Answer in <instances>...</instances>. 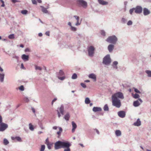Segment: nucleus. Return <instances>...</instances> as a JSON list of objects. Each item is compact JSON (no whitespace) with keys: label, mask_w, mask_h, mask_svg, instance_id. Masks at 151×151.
Returning a JSON list of instances; mask_svg holds the SVG:
<instances>
[{"label":"nucleus","mask_w":151,"mask_h":151,"mask_svg":"<svg viewBox=\"0 0 151 151\" xmlns=\"http://www.w3.org/2000/svg\"><path fill=\"white\" fill-rule=\"evenodd\" d=\"M124 97L123 94L119 92L113 95L112 96V104L117 108H119L121 106V103L119 99H123Z\"/></svg>","instance_id":"nucleus-1"},{"label":"nucleus","mask_w":151,"mask_h":151,"mask_svg":"<svg viewBox=\"0 0 151 151\" xmlns=\"http://www.w3.org/2000/svg\"><path fill=\"white\" fill-rule=\"evenodd\" d=\"M71 144L68 142H62V148H64V151H70V147Z\"/></svg>","instance_id":"nucleus-2"},{"label":"nucleus","mask_w":151,"mask_h":151,"mask_svg":"<svg viewBox=\"0 0 151 151\" xmlns=\"http://www.w3.org/2000/svg\"><path fill=\"white\" fill-rule=\"evenodd\" d=\"M117 40V38L115 35L109 36L106 40L107 42L113 44H115Z\"/></svg>","instance_id":"nucleus-3"},{"label":"nucleus","mask_w":151,"mask_h":151,"mask_svg":"<svg viewBox=\"0 0 151 151\" xmlns=\"http://www.w3.org/2000/svg\"><path fill=\"white\" fill-rule=\"evenodd\" d=\"M111 62V60L109 55H107L103 59V63L104 64L107 65Z\"/></svg>","instance_id":"nucleus-4"},{"label":"nucleus","mask_w":151,"mask_h":151,"mask_svg":"<svg viewBox=\"0 0 151 151\" xmlns=\"http://www.w3.org/2000/svg\"><path fill=\"white\" fill-rule=\"evenodd\" d=\"M95 48L93 46H90L88 47V55L90 56H93L94 53Z\"/></svg>","instance_id":"nucleus-5"},{"label":"nucleus","mask_w":151,"mask_h":151,"mask_svg":"<svg viewBox=\"0 0 151 151\" xmlns=\"http://www.w3.org/2000/svg\"><path fill=\"white\" fill-rule=\"evenodd\" d=\"M8 127V125L5 123L2 122L0 124V131H4Z\"/></svg>","instance_id":"nucleus-6"},{"label":"nucleus","mask_w":151,"mask_h":151,"mask_svg":"<svg viewBox=\"0 0 151 151\" xmlns=\"http://www.w3.org/2000/svg\"><path fill=\"white\" fill-rule=\"evenodd\" d=\"M62 148V142L59 141L56 142L55 144V148L56 150Z\"/></svg>","instance_id":"nucleus-7"},{"label":"nucleus","mask_w":151,"mask_h":151,"mask_svg":"<svg viewBox=\"0 0 151 151\" xmlns=\"http://www.w3.org/2000/svg\"><path fill=\"white\" fill-rule=\"evenodd\" d=\"M77 3L79 5L82 6L83 7H86L87 6V3L83 0H78L77 1Z\"/></svg>","instance_id":"nucleus-8"},{"label":"nucleus","mask_w":151,"mask_h":151,"mask_svg":"<svg viewBox=\"0 0 151 151\" xmlns=\"http://www.w3.org/2000/svg\"><path fill=\"white\" fill-rule=\"evenodd\" d=\"M135 12L136 14H140L142 11V8L139 6H137L134 8Z\"/></svg>","instance_id":"nucleus-9"},{"label":"nucleus","mask_w":151,"mask_h":151,"mask_svg":"<svg viewBox=\"0 0 151 151\" xmlns=\"http://www.w3.org/2000/svg\"><path fill=\"white\" fill-rule=\"evenodd\" d=\"M118 116L121 118L124 117L125 115V112L124 111H119L118 112Z\"/></svg>","instance_id":"nucleus-10"},{"label":"nucleus","mask_w":151,"mask_h":151,"mask_svg":"<svg viewBox=\"0 0 151 151\" xmlns=\"http://www.w3.org/2000/svg\"><path fill=\"white\" fill-rule=\"evenodd\" d=\"M88 77L92 79L94 81H96V75L93 73H91L89 74L88 76Z\"/></svg>","instance_id":"nucleus-11"},{"label":"nucleus","mask_w":151,"mask_h":151,"mask_svg":"<svg viewBox=\"0 0 151 151\" xmlns=\"http://www.w3.org/2000/svg\"><path fill=\"white\" fill-rule=\"evenodd\" d=\"M150 13V11L146 8L143 9V14L145 15H147Z\"/></svg>","instance_id":"nucleus-12"},{"label":"nucleus","mask_w":151,"mask_h":151,"mask_svg":"<svg viewBox=\"0 0 151 151\" xmlns=\"http://www.w3.org/2000/svg\"><path fill=\"white\" fill-rule=\"evenodd\" d=\"M72 124L73 127V128L72 130V132H74L75 131V129L77 127V125L73 121L72 122Z\"/></svg>","instance_id":"nucleus-13"},{"label":"nucleus","mask_w":151,"mask_h":151,"mask_svg":"<svg viewBox=\"0 0 151 151\" xmlns=\"http://www.w3.org/2000/svg\"><path fill=\"white\" fill-rule=\"evenodd\" d=\"M134 125L135 126H139L141 124V122L139 119H138L137 121L134 122Z\"/></svg>","instance_id":"nucleus-14"},{"label":"nucleus","mask_w":151,"mask_h":151,"mask_svg":"<svg viewBox=\"0 0 151 151\" xmlns=\"http://www.w3.org/2000/svg\"><path fill=\"white\" fill-rule=\"evenodd\" d=\"M93 111L95 112L100 111H101V109L100 107H94L93 109Z\"/></svg>","instance_id":"nucleus-15"},{"label":"nucleus","mask_w":151,"mask_h":151,"mask_svg":"<svg viewBox=\"0 0 151 151\" xmlns=\"http://www.w3.org/2000/svg\"><path fill=\"white\" fill-rule=\"evenodd\" d=\"M22 58L24 61H27L29 60V56L23 54L22 56Z\"/></svg>","instance_id":"nucleus-16"},{"label":"nucleus","mask_w":151,"mask_h":151,"mask_svg":"<svg viewBox=\"0 0 151 151\" xmlns=\"http://www.w3.org/2000/svg\"><path fill=\"white\" fill-rule=\"evenodd\" d=\"M99 3L103 5H106L108 4L107 2L103 0H98Z\"/></svg>","instance_id":"nucleus-17"},{"label":"nucleus","mask_w":151,"mask_h":151,"mask_svg":"<svg viewBox=\"0 0 151 151\" xmlns=\"http://www.w3.org/2000/svg\"><path fill=\"white\" fill-rule=\"evenodd\" d=\"M114 48V45L112 44L109 45L108 46V49L110 52H111L113 50Z\"/></svg>","instance_id":"nucleus-18"},{"label":"nucleus","mask_w":151,"mask_h":151,"mask_svg":"<svg viewBox=\"0 0 151 151\" xmlns=\"http://www.w3.org/2000/svg\"><path fill=\"white\" fill-rule=\"evenodd\" d=\"M74 17H75L76 18V20H77V23H76V25L78 26L80 24V23H79V17L76 16H74Z\"/></svg>","instance_id":"nucleus-19"},{"label":"nucleus","mask_w":151,"mask_h":151,"mask_svg":"<svg viewBox=\"0 0 151 151\" xmlns=\"http://www.w3.org/2000/svg\"><path fill=\"white\" fill-rule=\"evenodd\" d=\"M70 117V116L68 113H67L64 116L65 119L67 120L68 121Z\"/></svg>","instance_id":"nucleus-20"},{"label":"nucleus","mask_w":151,"mask_h":151,"mask_svg":"<svg viewBox=\"0 0 151 151\" xmlns=\"http://www.w3.org/2000/svg\"><path fill=\"white\" fill-rule=\"evenodd\" d=\"M140 104L138 101H136L134 102L133 105L134 106L137 107Z\"/></svg>","instance_id":"nucleus-21"},{"label":"nucleus","mask_w":151,"mask_h":151,"mask_svg":"<svg viewBox=\"0 0 151 151\" xmlns=\"http://www.w3.org/2000/svg\"><path fill=\"white\" fill-rule=\"evenodd\" d=\"M4 74L0 73V81L1 82L4 81Z\"/></svg>","instance_id":"nucleus-22"},{"label":"nucleus","mask_w":151,"mask_h":151,"mask_svg":"<svg viewBox=\"0 0 151 151\" xmlns=\"http://www.w3.org/2000/svg\"><path fill=\"white\" fill-rule=\"evenodd\" d=\"M59 111L60 113L62 114L63 115L64 113V107L63 106H61L59 109Z\"/></svg>","instance_id":"nucleus-23"},{"label":"nucleus","mask_w":151,"mask_h":151,"mask_svg":"<svg viewBox=\"0 0 151 151\" xmlns=\"http://www.w3.org/2000/svg\"><path fill=\"white\" fill-rule=\"evenodd\" d=\"M11 138L12 140H14L16 139L18 141L20 142L21 141V139L19 137H12Z\"/></svg>","instance_id":"nucleus-24"},{"label":"nucleus","mask_w":151,"mask_h":151,"mask_svg":"<svg viewBox=\"0 0 151 151\" xmlns=\"http://www.w3.org/2000/svg\"><path fill=\"white\" fill-rule=\"evenodd\" d=\"M115 134L116 136H120L121 134V132L119 130H116L115 131Z\"/></svg>","instance_id":"nucleus-25"},{"label":"nucleus","mask_w":151,"mask_h":151,"mask_svg":"<svg viewBox=\"0 0 151 151\" xmlns=\"http://www.w3.org/2000/svg\"><path fill=\"white\" fill-rule=\"evenodd\" d=\"M59 131L57 132V134L59 136H60L61 135V133L63 131V129L62 128L60 127H59Z\"/></svg>","instance_id":"nucleus-26"},{"label":"nucleus","mask_w":151,"mask_h":151,"mask_svg":"<svg viewBox=\"0 0 151 151\" xmlns=\"http://www.w3.org/2000/svg\"><path fill=\"white\" fill-rule=\"evenodd\" d=\"M64 75V73L63 71L62 70H60L58 73V76H62Z\"/></svg>","instance_id":"nucleus-27"},{"label":"nucleus","mask_w":151,"mask_h":151,"mask_svg":"<svg viewBox=\"0 0 151 151\" xmlns=\"http://www.w3.org/2000/svg\"><path fill=\"white\" fill-rule=\"evenodd\" d=\"M85 103L86 104H88L90 103V101L88 98H86L85 99Z\"/></svg>","instance_id":"nucleus-28"},{"label":"nucleus","mask_w":151,"mask_h":151,"mask_svg":"<svg viewBox=\"0 0 151 151\" xmlns=\"http://www.w3.org/2000/svg\"><path fill=\"white\" fill-rule=\"evenodd\" d=\"M29 129L31 131H33L34 130L33 126L32 125L31 123L29 124Z\"/></svg>","instance_id":"nucleus-29"},{"label":"nucleus","mask_w":151,"mask_h":151,"mask_svg":"<svg viewBox=\"0 0 151 151\" xmlns=\"http://www.w3.org/2000/svg\"><path fill=\"white\" fill-rule=\"evenodd\" d=\"M9 143L8 141L6 139H4V144L5 145H6Z\"/></svg>","instance_id":"nucleus-30"},{"label":"nucleus","mask_w":151,"mask_h":151,"mask_svg":"<svg viewBox=\"0 0 151 151\" xmlns=\"http://www.w3.org/2000/svg\"><path fill=\"white\" fill-rule=\"evenodd\" d=\"M104 111H108L109 110V108L107 104H106L104 107Z\"/></svg>","instance_id":"nucleus-31"},{"label":"nucleus","mask_w":151,"mask_h":151,"mask_svg":"<svg viewBox=\"0 0 151 151\" xmlns=\"http://www.w3.org/2000/svg\"><path fill=\"white\" fill-rule=\"evenodd\" d=\"M145 72L148 74V76L151 77V71L147 70Z\"/></svg>","instance_id":"nucleus-32"},{"label":"nucleus","mask_w":151,"mask_h":151,"mask_svg":"<svg viewBox=\"0 0 151 151\" xmlns=\"http://www.w3.org/2000/svg\"><path fill=\"white\" fill-rule=\"evenodd\" d=\"M28 11L26 10H23L21 11V13L23 14H26L27 13Z\"/></svg>","instance_id":"nucleus-33"},{"label":"nucleus","mask_w":151,"mask_h":151,"mask_svg":"<svg viewBox=\"0 0 151 151\" xmlns=\"http://www.w3.org/2000/svg\"><path fill=\"white\" fill-rule=\"evenodd\" d=\"M42 11L44 13H47L48 12L46 9L43 7L42 9Z\"/></svg>","instance_id":"nucleus-34"},{"label":"nucleus","mask_w":151,"mask_h":151,"mask_svg":"<svg viewBox=\"0 0 151 151\" xmlns=\"http://www.w3.org/2000/svg\"><path fill=\"white\" fill-rule=\"evenodd\" d=\"M35 69L36 70H41L42 69V68L41 67H40V66H37V65H35Z\"/></svg>","instance_id":"nucleus-35"},{"label":"nucleus","mask_w":151,"mask_h":151,"mask_svg":"<svg viewBox=\"0 0 151 151\" xmlns=\"http://www.w3.org/2000/svg\"><path fill=\"white\" fill-rule=\"evenodd\" d=\"M8 37L10 39H13L14 38V35L13 34L10 35Z\"/></svg>","instance_id":"nucleus-36"},{"label":"nucleus","mask_w":151,"mask_h":151,"mask_svg":"<svg viewBox=\"0 0 151 151\" xmlns=\"http://www.w3.org/2000/svg\"><path fill=\"white\" fill-rule=\"evenodd\" d=\"M133 96L134 98L137 99L139 97V94L136 93L135 94L133 95Z\"/></svg>","instance_id":"nucleus-37"},{"label":"nucleus","mask_w":151,"mask_h":151,"mask_svg":"<svg viewBox=\"0 0 151 151\" xmlns=\"http://www.w3.org/2000/svg\"><path fill=\"white\" fill-rule=\"evenodd\" d=\"M45 148V145H42L40 151H44Z\"/></svg>","instance_id":"nucleus-38"},{"label":"nucleus","mask_w":151,"mask_h":151,"mask_svg":"<svg viewBox=\"0 0 151 151\" xmlns=\"http://www.w3.org/2000/svg\"><path fill=\"white\" fill-rule=\"evenodd\" d=\"M65 76H64L63 77H61L59 76H58V78L59 79L61 80H63L65 78Z\"/></svg>","instance_id":"nucleus-39"},{"label":"nucleus","mask_w":151,"mask_h":151,"mask_svg":"<svg viewBox=\"0 0 151 151\" xmlns=\"http://www.w3.org/2000/svg\"><path fill=\"white\" fill-rule=\"evenodd\" d=\"M77 78V75L76 73L73 74V75L72 77V78L73 79H75L76 78Z\"/></svg>","instance_id":"nucleus-40"},{"label":"nucleus","mask_w":151,"mask_h":151,"mask_svg":"<svg viewBox=\"0 0 151 151\" xmlns=\"http://www.w3.org/2000/svg\"><path fill=\"white\" fill-rule=\"evenodd\" d=\"M19 89L21 91H23L24 90V86L22 85L20 86L19 87Z\"/></svg>","instance_id":"nucleus-41"},{"label":"nucleus","mask_w":151,"mask_h":151,"mask_svg":"<svg viewBox=\"0 0 151 151\" xmlns=\"http://www.w3.org/2000/svg\"><path fill=\"white\" fill-rule=\"evenodd\" d=\"M52 144H51V143H50L49 144L47 145L48 148L49 149H51V147H52Z\"/></svg>","instance_id":"nucleus-42"},{"label":"nucleus","mask_w":151,"mask_h":151,"mask_svg":"<svg viewBox=\"0 0 151 151\" xmlns=\"http://www.w3.org/2000/svg\"><path fill=\"white\" fill-rule=\"evenodd\" d=\"M135 12L134 8H133L132 9H131L129 10V13L130 14H132L134 11Z\"/></svg>","instance_id":"nucleus-43"},{"label":"nucleus","mask_w":151,"mask_h":151,"mask_svg":"<svg viewBox=\"0 0 151 151\" xmlns=\"http://www.w3.org/2000/svg\"><path fill=\"white\" fill-rule=\"evenodd\" d=\"M100 32L101 35H102L104 36H105V32L104 31L102 30Z\"/></svg>","instance_id":"nucleus-44"},{"label":"nucleus","mask_w":151,"mask_h":151,"mask_svg":"<svg viewBox=\"0 0 151 151\" xmlns=\"http://www.w3.org/2000/svg\"><path fill=\"white\" fill-rule=\"evenodd\" d=\"M134 91L137 93H141L140 92L137 88H134Z\"/></svg>","instance_id":"nucleus-45"},{"label":"nucleus","mask_w":151,"mask_h":151,"mask_svg":"<svg viewBox=\"0 0 151 151\" xmlns=\"http://www.w3.org/2000/svg\"><path fill=\"white\" fill-rule=\"evenodd\" d=\"M45 144H46L47 145L48 144H49L50 143L49 141V139H48V138H47L46 140H45Z\"/></svg>","instance_id":"nucleus-46"},{"label":"nucleus","mask_w":151,"mask_h":151,"mask_svg":"<svg viewBox=\"0 0 151 151\" xmlns=\"http://www.w3.org/2000/svg\"><path fill=\"white\" fill-rule=\"evenodd\" d=\"M32 3L33 4H37V1L36 0H31Z\"/></svg>","instance_id":"nucleus-47"},{"label":"nucleus","mask_w":151,"mask_h":151,"mask_svg":"<svg viewBox=\"0 0 151 151\" xmlns=\"http://www.w3.org/2000/svg\"><path fill=\"white\" fill-rule=\"evenodd\" d=\"M132 22L131 21L129 20L127 24L128 25H131L132 24Z\"/></svg>","instance_id":"nucleus-48"},{"label":"nucleus","mask_w":151,"mask_h":151,"mask_svg":"<svg viewBox=\"0 0 151 151\" xmlns=\"http://www.w3.org/2000/svg\"><path fill=\"white\" fill-rule=\"evenodd\" d=\"M81 86L84 88H86V85L84 83H81Z\"/></svg>","instance_id":"nucleus-49"},{"label":"nucleus","mask_w":151,"mask_h":151,"mask_svg":"<svg viewBox=\"0 0 151 151\" xmlns=\"http://www.w3.org/2000/svg\"><path fill=\"white\" fill-rule=\"evenodd\" d=\"M1 2L2 3V4L1 5V6L2 7H4L5 6V5L4 4V1L3 0H0Z\"/></svg>","instance_id":"nucleus-50"},{"label":"nucleus","mask_w":151,"mask_h":151,"mask_svg":"<svg viewBox=\"0 0 151 151\" xmlns=\"http://www.w3.org/2000/svg\"><path fill=\"white\" fill-rule=\"evenodd\" d=\"M71 29L73 31H76V29L75 27H73L71 26Z\"/></svg>","instance_id":"nucleus-51"},{"label":"nucleus","mask_w":151,"mask_h":151,"mask_svg":"<svg viewBox=\"0 0 151 151\" xmlns=\"http://www.w3.org/2000/svg\"><path fill=\"white\" fill-rule=\"evenodd\" d=\"M24 101L26 102H28L29 101V99L27 98H24Z\"/></svg>","instance_id":"nucleus-52"},{"label":"nucleus","mask_w":151,"mask_h":151,"mask_svg":"<svg viewBox=\"0 0 151 151\" xmlns=\"http://www.w3.org/2000/svg\"><path fill=\"white\" fill-rule=\"evenodd\" d=\"M25 52H30V49L29 48H27L25 49Z\"/></svg>","instance_id":"nucleus-53"},{"label":"nucleus","mask_w":151,"mask_h":151,"mask_svg":"<svg viewBox=\"0 0 151 151\" xmlns=\"http://www.w3.org/2000/svg\"><path fill=\"white\" fill-rule=\"evenodd\" d=\"M45 34L48 36H50V32L49 31H47L45 33Z\"/></svg>","instance_id":"nucleus-54"},{"label":"nucleus","mask_w":151,"mask_h":151,"mask_svg":"<svg viewBox=\"0 0 151 151\" xmlns=\"http://www.w3.org/2000/svg\"><path fill=\"white\" fill-rule=\"evenodd\" d=\"M57 99L56 98H55L54 99L52 100V105L53 104V103Z\"/></svg>","instance_id":"nucleus-55"},{"label":"nucleus","mask_w":151,"mask_h":151,"mask_svg":"<svg viewBox=\"0 0 151 151\" xmlns=\"http://www.w3.org/2000/svg\"><path fill=\"white\" fill-rule=\"evenodd\" d=\"M2 118L1 116L0 115V124L2 123Z\"/></svg>","instance_id":"nucleus-56"},{"label":"nucleus","mask_w":151,"mask_h":151,"mask_svg":"<svg viewBox=\"0 0 151 151\" xmlns=\"http://www.w3.org/2000/svg\"><path fill=\"white\" fill-rule=\"evenodd\" d=\"M118 64V62L117 61H115L113 62V65H116Z\"/></svg>","instance_id":"nucleus-57"},{"label":"nucleus","mask_w":151,"mask_h":151,"mask_svg":"<svg viewBox=\"0 0 151 151\" xmlns=\"http://www.w3.org/2000/svg\"><path fill=\"white\" fill-rule=\"evenodd\" d=\"M12 1L13 3H15L18 1L17 0H11Z\"/></svg>","instance_id":"nucleus-58"},{"label":"nucleus","mask_w":151,"mask_h":151,"mask_svg":"<svg viewBox=\"0 0 151 151\" xmlns=\"http://www.w3.org/2000/svg\"><path fill=\"white\" fill-rule=\"evenodd\" d=\"M57 111H58V117H60V113H59V111L58 110Z\"/></svg>","instance_id":"nucleus-59"},{"label":"nucleus","mask_w":151,"mask_h":151,"mask_svg":"<svg viewBox=\"0 0 151 151\" xmlns=\"http://www.w3.org/2000/svg\"><path fill=\"white\" fill-rule=\"evenodd\" d=\"M95 130H96V133H97L98 134H99V131H98V130L97 129H95Z\"/></svg>","instance_id":"nucleus-60"},{"label":"nucleus","mask_w":151,"mask_h":151,"mask_svg":"<svg viewBox=\"0 0 151 151\" xmlns=\"http://www.w3.org/2000/svg\"><path fill=\"white\" fill-rule=\"evenodd\" d=\"M58 128V127L56 126H54L52 127L53 129H56Z\"/></svg>","instance_id":"nucleus-61"},{"label":"nucleus","mask_w":151,"mask_h":151,"mask_svg":"<svg viewBox=\"0 0 151 151\" xmlns=\"http://www.w3.org/2000/svg\"><path fill=\"white\" fill-rule=\"evenodd\" d=\"M32 110L33 113H35V110L34 108H32Z\"/></svg>","instance_id":"nucleus-62"},{"label":"nucleus","mask_w":151,"mask_h":151,"mask_svg":"<svg viewBox=\"0 0 151 151\" xmlns=\"http://www.w3.org/2000/svg\"><path fill=\"white\" fill-rule=\"evenodd\" d=\"M38 35L40 37H42V33H39Z\"/></svg>","instance_id":"nucleus-63"},{"label":"nucleus","mask_w":151,"mask_h":151,"mask_svg":"<svg viewBox=\"0 0 151 151\" xmlns=\"http://www.w3.org/2000/svg\"><path fill=\"white\" fill-rule=\"evenodd\" d=\"M37 1L40 3H41L42 2V1L41 0H37Z\"/></svg>","instance_id":"nucleus-64"}]
</instances>
